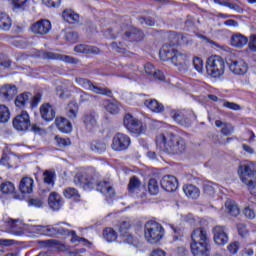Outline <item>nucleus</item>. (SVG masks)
I'll return each instance as SVG.
<instances>
[{"mask_svg":"<svg viewBox=\"0 0 256 256\" xmlns=\"http://www.w3.org/2000/svg\"><path fill=\"white\" fill-rule=\"evenodd\" d=\"M90 149L94 153H98L99 155H101V153H105L107 149V144H105L103 140H93L90 143Z\"/></svg>","mask_w":256,"mask_h":256,"instance_id":"nucleus-39","label":"nucleus"},{"mask_svg":"<svg viewBox=\"0 0 256 256\" xmlns=\"http://www.w3.org/2000/svg\"><path fill=\"white\" fill-rule=\"evenodd\" d=\"M79 39V33L77 32H68L66 34V40L70 43H75Z\"/></svg>","mask_w":256,"mask_h":256,"instance_id":"nucleus-64","label":"nucleus"},{"mask_svg":"<svg viewBox=\"0 0 256 256\" xmlns=\"http://www.w3.org/2000/svg\"><path fill=\"white\" fill-rule=\"evenodd\" d=\"M206 73L213 79L225 75V60L221 56H210L206 62Z\"/></svg>","mask_w":256,"mask_h":256,"instance_id":"nucleus-4","label":"nucleus"},{"mask_svg":"<svg viewBox=\"0 0 256 256\" xmlns=\"http://www.w3.org/2000/svg\"><path fill=\"white\" fill-rule=\"evenodd\" d=\"M0 91L4 99H13L17 95V86L6 84L1 87Z\"/></svg>","mask_w":256,"mask_h":256,"instance_id":"nucleus-35","label":"nucleus"},{"mask_svg":"<svg viewBox=\"0 0 256 256\" xmlns=\"http://www.w3.org/2000/svg\"><path fill=\"white\" fill-rule=\"evenodd\" d=\"M171 63L178 67V70L180 73H187L189 67L187 64L189 63V55L185 52H181L176 50V53L174 54V58L172 59Z\"/></svg>","mask_w":256,"mask_h":256,"instance_id":"nucleus-13","label":"nucleus"},{"mask_svg":"<svg viewBox=\"0 0 256 256\" xmlns=\"http://www.w3.org/2000/svg\"><path fill=\"white\" fill-rule=\"evenodd\" d=\"M123 39L130 43H139L145 39V33L139 28H130L124 33Z\"/></svg>","mask_w":256,"mask_h":256,"instance_id":"nucleus-18","label":"nucleus"},{"mask_svg":"<svg viewBox=\"0 0 256 256\" xmlns=\"http://www.w3.org/2000/svg\"><path fill=\"white\" fill-rule=\"evenodd\" d=\"M75 81L77 85L85 89L86 91H92V93H96V95H104L105 97H113V91L109 88H103L96 86L91 82V80L87 78H81V77H76Z\"/></svg>","mask_w":256,"mask_h":256,"instance_id":"nucleus-6","label":"nucleus"},{"mask_svg":"<svg viewBox=\"0 0 256 256\" xmlns=\"http://www.w3.org/2000/svg\"><path fill=\"white\" fill-rule=\"evenodd\" d=\"M62 17L66 23H70V25H76L79 23V14L75 13L73 10H64L62 12Z\"/></svg>","mask_w":256,"mask_h":256,"instance_id":"nucleus-37","label":"nucleus"},{"mask_svg":"<svg viewBox=\"0 0 256 256\" xmlns=\"http://www.w3.org/2000/svg\"><path fill=\"white\" fill-rule=\"evenodd\" d=\"M56 127L61 131V133H71L73 131V125L67 120V118H56Z\"/></svg>","mask_w":256,"mask_h":256,"instance_id":"nucleus-32","label":"nucleus"},{"mask_svg":"<svg viewBox=\"0 0 256 256\" xmlns=\"http://www.w3.org/2000/svg\"><path fill=\"white\" fill-rule=\"evenodd\" d=\"M12 125L16 131H21L22 133L27 131H31L35 135H41L43 133L42 127L35 123L31 124V117L27 111L17 114L12 120Z\"/></svg>","mask_w":256,"mask_h":256,"instance_id":"nucleus-2","label":"nucleus"},{"mask_svg":"<svg viewBox=\"0 0 256 256\" xmlns=\"http://www.w3.org/2000/svg\"><path fill=\"white\" fill-rule=\"evenodd\" d=\"M170 117L182 125V127H191V123L197 119L195 113L192 110H171Z\"/></svg>","mask_w":256,"mask_h":256,"instance_id":"nucleus-7","label":"nucleus"},{"mask_svg":"<svg viewBox=\"0 0 256 256\" xmlns=\"http://www.w3.org/2000/svg\"><path fill=\"white\" fill-rule=\"evenodd\" d=\"M31 31L35 35H47L51 31V22L49 20H40L32 24Z\"/></svg>","mask_w":256,"mask_h":256,"instance_id":"nucleus-20","label":"nucleus"},{"mask_svg":"<svg viewBox=\"0 0 256 256\" xmlns=\"http://www.w3.org/2000/svg\"><path fill=\"white\" fill-rule=\"evenodd\" d=\"M194 69L198 71V73H203V60L199 57H194L193 59Z\"/></svg>","mask_w":256,"mask_h":256,"instance_id":"nucleus-58","label":"nucleus"},{"mask_svg":"<svg viewBox=\"0 0 256 256\" xmlns=\"http://www.w3.org/2000/svg\"><path fill=\"white\" fill-rule=\"evenodd\" d=\"M229 69L234 75H245L249 71V65L243 59L231 60L229 62Z\"/></svg>","mask_w":256,"mask_h":256,"instance_id":"nucleus-16","label":"nucleus"},{"mask_svg":"<svg viewBox=\"0 0 256 256\" xmlns=\"http://www.w3.org/2000/svg\"><path fill=\"white\" fill-rule=\"evenodd\" d=\"M32 230L37 231L40 235H45L46 237H55L56 236V225L32 226Z\"/></svg>","mask_w":256,"mask_h":256,"instance_id":"nucleus-30","label":"nucleus"},{"mask_svg":"<svg viewBox=\"0 0 256 256\" xmlns=\"http://www.w3.org/2000/svg\"><path fill=\"white\" fill-rule=\"evenodd\" d=\"M104 107L111 115H117L121 111V104L117 100H105Z\"/></svg>","mask_w":256,"mask_h":256,"instance_id":"nucleus-34","label":"nucleus"},{"mask_svg":"<svg viewBox=\"0 0 256 256\" xmlns=\"http://www.w3.org/2000/svg\"><path fill=\"white\" fill-rule=\"evenodd\" d=\"M68 237H71V243H89V240L79 237L75 230H70V232H68Z\"/></svg>","mask_w":256,"mask_h":256,"instance_id":"nucleus-51","label":"nucleus"},{"mask_svg":"<svg viewBox=\"0 0 256 256\" xmlns=\"http://www.w3.org/2000/svg\"><path fill=\"white\" fill-rule=\"evenodd\" d=\"M183 191L186 195V197H189V199H198L199 195H201V191L197 186L193 184H186L183 186Z\"/></svg>","mask_w":256,"mask_h":256,"instance_id":"nucleus-33","label":"nucleus"},{"mask_svg":"<svg viewBox=\"0 0 256 256\" xmlns=\"http://www.w3.org/2000/svg\"><path fill=\"white\" fill-rule=\"evenodd\" d=\"M74 51L76 53H81L82 55H87L88 57L91 55H99L101 53V50L97 46H89L85 44L75 46Z\"/></svg>","mask_w":256,"mask_h":256,"instance_id":"nucleus-24","label":"nucleus"},{"mask_svg":"<svg viewBox=\"0 0 256 256\" xmlns=\"http://www.w3.org/2000/svg\"><path fill=\"white\" fill-rule=\"evenodd\" d=\"M43 59H48L51 61H63L64 63H69L70 65H77V63H79V59L77 58L54 52H44Z\"/></svg>","mask_w":256,"mask_h":256,"instance_id":"nucleus-14","label":"nucleus"},{"mask_svg":"<svg viewBox=\"0 0 256 256\" xmlns=\"http://www.w3.org/2000/svg\"><path fill=\"white\" fill-rule=\"evenodd\" d=\"M11 117L9 108L5 105H0V123H7Z\"/></svg>","mask_w":256,"mask_h":256,"instance_id":"nucleus-48","label":"nucleus"},{"mask_svg":"<svg viewBox=\"0 0 256 256\" xmlns=\"http://www.w3.org/2000/svg\"><path fill=\"white\" fill-rule=\"evenodd\" d=\"M83 123L88 131H93V129L97 125V120L95 119V112H87L86 114H84Z\"/></svg>","mask_w":256,"mask_h":256,"instance_id":"nucleus-36","label":"nucleus"},{"mask_svg":"<svg viewBox=\"0 0 256 256\" xmlns=\"http://www.w3.org/2000/svg\"><path fill=\"white\" fill-rule=\"evenodd\" d=\"M35 186V181L31 177H23L19 184V190L23 195H29L33 193V187Z\"/></svg>","mask_w":256,"mask_h":256,"instance_id":"nucleus-27","label":"nucleus"},{"mask_svg":"<svg viewBox=\"0 0 256 256\" xmlns=\"http://www.w3.org/2000/svg\"><path fill=\"white\" fill-rule=\"evenodd\" d=\"M127 191L130 197H141V199L145 197V193H143V183L137 176L130 177L127 185Z\"/></svg>","mask_w":256,"mask_h":256,"instance_id":"nucleus-11","label":"nucleus"},{"mask_svg":"<svg viewBox=\"0 0 256 256\" xmlns=\"http://www.w3.org/2000/svg\"><path fill=\"white\" fill-rule=\"evenodd\" d=\"M77 111H78L77 103L71 102L69 104V110L67 112L68 117L70 119H76L77 118Z\"/></svg>","mask_w":256,"mask_h":256,"instance_id":"nucleus-52","label":"nucleus"},{"mask_svg":"<svg viewBox=\"0 0 256 256\" xmlns=\"http://www.w3.org/2000/svg\"><path fill=\"white\" fill-rule=\"evenodd\" d=\"M222 107H226L227 109H231L232 111H241V106L234 102L224 101Z\"/></svg>","mask_w":256,"mask_h":256,"instance_id":"nucleus-57","label":"nucleus"},{"mask_svg":"<svg viewBox=\"0 0 256 256\" xmlns=\"http://www.w3.org/2000/svg\"><path fill=\"white\" fill-rule=\"evenodd\" d=\"M7 229L12 232L13 235H17L18 237L23 235V223L19 221V219L7 218L5 220Z\"/></svg>","mask_w":256,"mask_h":256,"instance_id":"nucleus-22","label":"nucleus"},{"mask_svg":"<svg viewBox=\"0 0 256 256\" xmlns=\"http://www.w3.org/2000/svg\"><path fill=\"white\" fill-rule=\"evenodd\" d=\"M203 189L206 195H209L210 197L215 195V187H213V183L211 182L205 183L203 186Z\"/></svg>","mask_w":256,"mask_h":256,"instance_id":"nucleus-56","label":"nucleus"},{"mask_svg":"<svg viewBox=\"0 0 256 256\" xmlns=\"http://www.w3.org/2000/svg\"><path fill=\"white\" fill-rule=\"evenodd\" d=\"M230 43L232 47H236V49H243V47L249 43V38L241 33H235L232 35Z\"/></svg>","mask_w":256,"mask_h":256,"instance_id":"nucleus-29","label":"nucleus"},{"mask_svg":"<svg viewBox=\"0 0 256 256\" xmlns=\"http://www.w3.org/2000/svg\"><path fill=\"white\" fill-rule=\"evenodd\" d=\"M120 243H125L126 245H132V247H137L139 245V239L131 233L120 234Z\"/></svg>","mask_w":256,"mask_h":256,"instance_id":"nucleus-38","label":"nucleus"},{"mask_svg":"<svg viewBox=\"0 0 256 256\" xmlns=\"http://www.w3.org/2000/svg\"><path fill=\"white\" fill-rule=\"evenodd\" d=\"M11 18L5 13H0V29L2 31H9L11 29Z\"/></svg>","mask_w":256,"mask_h":256,"instance_id":"nucleus-42","label":"nucleus"},{"mask_svg":"<svg viewBox=\"0 0 256 256\" xmlns=\"http://www.w3.org/2000/svg\"><path fill=\"white\" fill-rule=\"evenodd\" d=\"M235 132V128L230 123L224 124V126L221 129L222 135H225L226 137H229L232 133Z\"/></svg>","mask_w":256,"mask_h":256,"instance_id":"nucleus-55","label":"nucleus"},{"mask_svg":"<svg viewBox=\"0 0 256 256\" xmlns=\"http://www.w3.org/2000/svg\"><path fill=\"white\" fill-rule=\"evenodd\" d=\"M48 205L52 211H59L63 207V198L57 192H51L48 197Z\"/></svg>","mask_w":256,"mask_h":256,"instance_id":"nucleus-26","label":"nucleus"},{"mask_svg":"<svg viewBox=\"0 0 256 256\" xmlns=\"http://www.w3.org/2000/svg\"><path fill=\"white\" fill-rule=\"evenodd\" d=\"M191 241L192 243L209 244V234H207V230L203 227L194 229L191 234Z\"/></svg>","mask_w":256,"mask_h":256,"instance_id":"nucleus-21","label":"nucleus"},{"mask_svg":"<svg viewBox=\"0 0 256 256\" xmlns=\"http://www.w3.org/2000/svg\"><path fill=\"white\" fill-rule=\"evenodd\" d=\"M165 235L163 226L155 221H148L144 227V237L148 243H159Z\"/></svg>","mask_w":256,"mask_h":256,"instance_id":"nucleus-5","label":"nucleus"},{"mask_svg":"<svg viewBox=\"0 0 256 256\" xmlns=\"http://www.w3.org/2000/svg\"><path fill=\"white\" fill-rule=\"evenodd\" d=\"M160 185L164 191H167L168 193H173L177 191L179 187V182L177 181V178L173 175H165L160 181Z\"/></svg>","mask_w":256,"mask_h":256,"instance_id":"nucleus-15","label":"nucleus"},{"mask_svg":"<svg viewBox=\"0 0 256 256\" xmlns=\"http://www.w3.org/2000/svg\"><path fill=\"white\" fill-rule=\"evenodd\" d=\"M63 194L66 199H74V201H79V192L75 188H66Z\"/></svg>","mask_w":256,"mask_h":256,"instance_id":"nucleus-47","label":"nucleus"},{"mask_svg":"<svg viewBox=\"0 0 256 256\" xmlns=\"http://www.w3.org/2000/svg\"><path fill=\"white\" fill-rule=\"evenodd\" d=\"M56 94L60 99H69L71 97V93L63 89V86L56 87Z\"/></svg>","mask_w":256,"mask_h":256,"instance_id":"nucleus-53","label":"nucleus"},{"mask_svg":"<svg viewBox=\"0 0 256 256\" xmlns=\"http://www.w3.org/2000/svg\"><path fill=\"white\" fill-rule=\"evenodd\" d=\"M43 5L46 7H59L61 0H42Z\"/></svg>","mask_w":256,"mask_h":256,"instance_id":"nucleus-63","label":"nucleus"},{"mask_svg":"<svg viewBox=\"0 0 256 256\" xmlns=\"http://www.w3.org/2000/svg\"><path fill=\"white\" fill-rule=\"evenodd\" d=\"M212 231L214 234V243H216V245H227V243H229L227 228L224 226H215Z\"/></svg>","mask_w":256,"mask_h":256,"instance_id":"nucleus-17","label":"nucleus"},{"mask_svg":"<svg viewBox=\"0 0 256 256\" xmlns=\"http://www.w3.org/2000/svg\"><path fill=\"white\" fill-rule=\"evenodd\" d=\"M75 185L82 187L84 191L95 189V179L89 175V172H79L74 177Z\"/></svg>","mask_w":256,"mask_h":256,"instance_id":"nucleus-10","label":"nucleus"},{"mask_svg":"<svg viewBox=\"0 0 256 256\" xmlns=\"http://www.w3.org/2000/svg\"><path fill=\"white\" fill-rule=\"evenodd\" d=\"M214 3L217 5H222V7H228V9H232L236 11V13H243V8L238 4L231 2L230 0H214Z\"/></svg>","mask_w":256,"mask_h":256,"instance_id":"nucleus-40","label":"nucleus"},{"mask_svg":"<svg viewBox=\"0 0 256 256\" xmlns=\"http://www.w3.org/2000/svg\"><path fill=\"white\" fill-rule=\"evenodd\" d=\"M79 103H92V101H97L98 97L95 95H91L83 90H79Z\"/></svg>","mask_w":256,"mask_h":256,"instance_id":"nucleus-43","label":"nucleus"},{"mask_svg":"<svg viewBox=\"0 0 256 256\" xmlns=\"http://www.w3.org/2000/svg\"><path fill=\"white\" fill-rule=\"evenodd\" d=\"M40 115L44 121H53L55 119V108L49 103H44L40 107Z\"/></svg>","mask_w":256,"mask_h":256,"instance_id":"nucleus-25","label":"nucleus"},{"mask_svg":"<svg viewBox=\"0 0 256 256\" xmlns=\"http://www.w3.org/2000/svg\"><path fill=\"white\" fill-rule=\"evenodd\" d=\"M190 251L193 256H209V244L201 242H191Z\"/></svg>","mask_w":256,"mask_h":256,"instance_id":"nucleus-19","label":"nucleus"},{"mask_svg":"<svg viewBox=\"0 0 256 256\" xmlns=\"http://www.w3.org/2000/svg\"><path fill=\"white\" fill-rule=\"evenodd\" d=\"M131 145V138L123 133H117L112 140V149L114 151H127Z\"/></svg>","mask_w":256,"mask_h":256,"instance_id":"nucleus-12","label":"nucleus"},{"mask_svg":"<svg viewBox=\"0 0 256 256\" xmlns=\"http://www.w3.org/2000/svg\"><path fill=\"white\" fill-rule=\"evenodd\" d=\"M0 191L3 195H13L15 193V184L10 181L3 182L0 185Z\"/></svg>","mask_w":256,"mask_h":256,"instance_id":"nucleus-44","label":"nucleus"},{"mask_svg":"<svg viewBox=\"0 0 256 256\" xmlns=\"http://www.w3.org/2000/svg\"><path fill=\"white\" fill-rule=\"evenodd\" d=\"M29 207H43V200L39 198H31L28 200Z\"/></svg>","mask_w":256,"mask_h":256,"instance_id":"nucleus-60","label":"nucleus"},{"mask_svg":"<svg viewBox=\"0 0 256 256\" xmlns=\"http://www.w3.org/2000/svg\"><path fill=\"white\" fill-rule=\"evenodd\" d=\"M238 175L242 183H244V185H247L250 191H253V189H255L256 183L255 181H253L256 175L255 163L247 160L243 161L238 168Z\"/></svg>","mask_w":256,"mask_h":256,"instance_id":"nucleus-3","label":"nucleus"},{"mask_svg":"<svg viewBox=\"0 0 256 256\" xmlns=\"http://www.w3.org/2000/svg\"><path fill=\"white\" fill-rule=\"evenodd\" d=\"M97 191L105 195L107 199H113L115 197V189L107 181L95 183Z\"/></svg>","mask_w":256,"mask_h":256,"instance_id":"nucleus-23","label":"nucleus"},{"mask_svg":"<svg viewBox=\"0 0 256 256\" xmlns=\"http://www.w3.org/2000/svg\"><path fill=\"white\" fill-rule=\"evenodd\" d=\"M138 20L141 23V25H148V27H153V25H155V20L151 17H140L138 18Z\"/></svg>","mask_w":256,"mask_h":256,"instance_id":"nucleus-61","label":"nucleus"},{"mask_svg":"<svg viewBox=\"0 0 256 256\" xmlns=\"http://www.w3.org/2000/svg\"><path fill=\"white\" fill-rule=\"evenodd\" d=\"M171 229L174 232V236H173L174 240L179 241V239H181V237H183V228L171 226Z\"/></svg>","mask_w":256,"mask_h":256,"instance_id":"nucleus-59","label":"nucleus"},{"mask_svg":"<svg viewBox=\"0 0 256 256\" xmlns=\"http://www.w3.org/2000/svg\"><path fill=\"white\" fill-rule=\"evenodd\" d=\"M103 237L108 243H113L117 241V232L113 228H106L103 230Z\"/></svg>","mask_w":256,"mask_h":256,"instance_id":"nucleus-45","label":"nucleus"},{"mask_svg":"<svg viewBox=\"0 0 256 256\" xmlns=\"http://www.w3.org/2000/svg\"><path fill=\"white\" fill-rule=\"evenodd\" d=\"M129 229H131V222L123 221L120 223V225H119L120 235H125L126 233H129Z\"/></svg>","mask_w":256,"mask_h":256,"instance_id":"nucleus-54","label":"nucleus"},{"mask_svg":"<svg viewBox=\"0 0 256 256\" xmlns=\"http://www.w3.org/2000/svg\"><path fill=\"white\" fill-rule=\"evenodd\" d=\"M144 105L150 109L152 113H163L165 111V106L156 99L145 100Z\"/></svg>","mask_w":256,"mask_h":256,"instance_id":"nucleus-31","label":"nucleus"},{"mask_svg":"<svg viewBox=\"0 0 256 256\" xmlns=\"http://www.w3.org/2000/svg\"><path fill=\"white\" fill-rule=\"evenodd\" d=\"M225 207L229 213V215H231L232 217H237V215H239L240 211H239V207L237 206V204H235V202L228 200L225 203Z\"/></svg>","mask_w":256,"mask_h":256,"instance_id":"nucleus-46","label":"nucleus"},{"mask_svg":"<svg viewBox=\"0 0 256 256\" xmlns=\"http://www.w3.org/2000/svg\"><path fill=\"white\" fill-rule=\"evenodd\" d=\"M156 147L168 155H182L187 149L185 139L173 132H163L156 136Z\"/></svg>","mask_w":256,"mask_h":256,"instance_id":"nucleus-1","label":"nucleus"},{"mask_svg":"<svg viewBox=\"0 0 256 256\" xmlns=\"http://www.w3.org/2000/svg\"><path fill=\"white\" fill-rule=\"evenodd\" d=\"M176 42H173V44H164L162 48L160 49L159 55L161 61H173V58L175 57V53H177V49H175V45H181L183 43V40L185 37L181 34L176 35Z\"/></svg>","mask_w":256,"mask_h":256,"instance_id":"nucleus-9","label":"nucleus"},{"mask_svg":"<svg viewBox=\"0 0 256 256\" xmlns=\"http://www.w3.org/2000/svg\"><path fill=\"white\" fill-rule=\"evenodd\" d=\"M144 71L146 75L153 77V79H157L158 81H165V74H163L161 70L155 69V66L152 63H146L144 65Z\"/></svg>","mask_w":256,"mask_h":256,"instance_id":"nucleus-28","label":"nucleus"},{"mask_svg":"<svg viewBox=\"0 0 256 256\" xmlns=\"http://www.w3.org/2000/svg\"><path fill=\"white\" fill-rule=\"evenodd\" d=\"M29 97H31V93L24 92L20 95H18L15 99V105L16 107H19L20 109H23L27 103H29Z\"/></svg>","mask_w":256,"mask_h":256,"instance_id":"nucleus-41","label":"nucleus"},{"mask_svg":"<svg viewBox=\"0 0 256 256\" xmlns=\"http://www.w3.org/2000/svg\"><path fill=\"white\" fill-rule=\"evenodd\" d=\"M123 125L129 133H133L134 135H141L145 133V126H143V122L127 113L123 118Z\"/></svg>","mask_w":256,"mask_h":256,"instance_id":"nucleus-8","label":"nucleus"},{"mask_svg":"<svg viewBox=\"0 0 256 256\" xmlns=\"http://www.w3.org/2000/svg\"><path fill=\"white\" fill-rule=\"evenodd\" d=\"M43 177L44 183H46V185H55V172L46 170L43 173Z\"/></svg>","mask_w":256,"mask_h":256,"instance_id":"nucleus-50","label":"nucleus"},{"mask_svg":"<svg viewBox=\"0 0 256 256\" xmlns=\"http://www.w3.org/2000/svg\"><path fill=\"white\" fill-rule=\"evenodd\" d=\"M248 47L250 51H254V53H256V35L255 34L250 36L248 41Z\"/></svg>","mask_w":256,"mask_h":256,"instance_id":"nucleus-62","label":"nucleus"},{"mask_svg":"<svg viewBox=\"0 0 256 256\" xmlns=\"http://www.w3.org/2000/svg\"><path fill=\"white\" fill-rule=\"evenodd\" d=\"M148 191L150 195H157L159 193V183L157 179L152 178L148 181Z\"/></svg>","mask_w":256,"mask_h":256,"instance_id":"nucleus-49","label":"nucleus"}]
</instances>
